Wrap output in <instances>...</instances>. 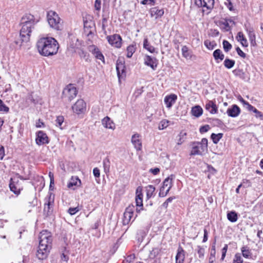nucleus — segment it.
Returning <instances> with one entry per match:
<instances>
[{"label": "nucleus", "instance_id": "nucleus-1", "mask_svg": "<svg viewBox=\"0 0 263 263\" xmlns=\"http://www.w3.org/2000/svg\"><path fill=\"white\" fill-rule=\"evenodd\" d=\"M37 22L35 21L34 16L31 14H25L23 16L21 20L22 27L20 32L21 42L15 41V43L20 47L22 46L23 42L26 43L29 41L31 32Z\"/></svg>", "mask_w": 263, "mask_h": 263}, {"label": "nucleus", "instance_id": "nucleus-2", "mask_svg": "<svg viewBox=\"0 0 263 263\" xmlns=\"http://www.w3.org/2000/svg\"><path fill=\"white\" fill-rule=\"evenodd\" d=\"M39 53L42 55L47 57L55 54L59 49L57 41L53 37H43L36 43Z\"/></svg>", "mask_w": 263, "mask_h": 263}, {"label": "nucleus", "instance_id": "nucleus-3", "mask_svg": "<svg viewBox=\"0 0 263 263\" xmlns=\"http://www.w3.org/2000/svg\"><path fill=\"white\" fill-rule=\"evenodd\" d=\"M192 145L190 155H203L208 151V139L203 138L201 142H194Z\"/></svg>", "mask_w": 263, "mask_h": 263}, {"label": "nucleus", "instance_id": "nucleus-4", "mask_svg": "<svg viewBox=\"0 0 263 263\" xmlns=\"http://www.w3.org/2000/svg\"><path fill=\"white\" fill-rule=\"evenodd\" d=\"M47 18L50 27L57 30L62 29V23L59 15L53 11H49L47 13Z\"/></svg>", "mask_w": 263, "mask_h": 263}, {"label": "nucleus", "instance_id": "nucleus-5", "mask_svg": "<svg viewBox=\"0 0 263 263\" xmlns=\"http://www.w3.org/2000/svg\"><path fill=\"white\" fill-rule=\"evenodd\" d=\"M39 239V247L49 250L51 249L52 238L50 232L47 230L42 231L40 234Z\"/></svg>", "mask_w": 263, "mask_h": 263}, {"label": "nucleus", "instance_id": "nucleus-6", "mask_svg": "<svg viewBox=\"0 0 263 263\" xmlns=\"http://www.w3.org/2000/svg\"><path fill=\"white\" fill-rule=\"evenodd\" d=\"M77 95L76 88L72 85L67 86L63 90L62 99L65 102H70Z\"/></svg>", "mask_w": 263, "mask_h": 263}, {"label": "nucleus", "instance_id": "nucleus-7", "mask_svg": "<svg viewBox=\"0 0 263 263\" xmlns=\"http://www.w3.org/2000/svg\"><path fill=\"white\" fill-rule=\"evenodd\" d=\"M173 176L166 178L163 182V185L160 189L159 196L160 197H165L169 192L172 185Z\"/></svg>", "mask_w": 263, "mask_h": 263}, {"label": "nucleus", "instance_id": "nucleus-8", "mask_svg": "<svg viewBox=\"0 0 263 263\" xmlns=\"http://www.w3.org/2000/svg\"><path fill=\"white\" fill-rule=\"evenodd\" d=\"M73 112L77 115L82 114L85 112L86 109V104L82 99L78 100L72 106Z\"/></svg>", "mask_w": 263, "mask_h": 263}, {"label": "nucleus", "instance_id": "nucleus-9", "mask_svg": "<svg viewBox=\"0 0 263 263\" xmlns=\"http://www.w3.org/2000/svg\"><path fill=\"white\" fill-rule=\"evenodd\" d=\"M107 40L108 43L116 48H119L122 45V38L119 34H115L112 35L107 36Z\"/></svg>", "mask_w": 263, "mask_h": 263}, {"label": "nucleus", "instance_id": "nucleus-10", "mask_svg": "<svg viewBox=\"0 0 263 263\" xmlns=\"http://www.w3.org/2000/svg\"><path fill=\"white\" fill-rule=\"evenodd\" d=\"M143 194L142 192V188L140 186L137 187L136 190V212L140 213L143 210Z\"/></svg>", "mask_w": 263, "mask_h": 263}, {"label": "nucleus", "instance_id": "nucleus-11", "mask_svg": "<svg viewBox=\"0 0 263 263\" xmlns=\"http://www.w3.org/2000/svg\"><path fill=\"white\" fill-rule=\"evenodd\" d=\"M47 200L46 203L44 204V215L47 217L51 215L52 212V206L54 202L53 197H52L51 194H50L47 199H46Z\"/></svg>", "mask_w": 263, "mask_h": 263}, {"label": "nucleus", "instance_id": "nucleus-12", "mask_svg": "<svg viewBox=\"0 0 263 263\" xmlns=\"http://www.w3.org/2000/svg\"><path fill=\"white\" fill-rule=\"evenodd\" d=\"M35 142L38 145H41L48 144L49 141L46 134L40 130L36 134Z\"/></svg>", "mask_w": 263, "mask_h": 263}, {"label": "nucleus", "instance_id": "nucleus-13", "mask_svg": "<svg viewBox=\"0 0 263 263\" xmlns=\"http://www.w3.org/2000/svg\"><path fill=\"white\" fill-rule=\"evenodd\" d=\"M245 28L248 33L251 45L255 46L256 45V35L253 27H251L250 24H245Z\"/></svg>", "mask_w": 263, "mask_h": 263}, {"label": "nucleus", "instance_id": "nucleus-14", "mask_svg": "<svg viewBox=\"0 0 263 263\" xmlns=\"http://www.w3.org/2000/svg\"><path fill=\"white\" fill-rule=\"evenodd\" d=\"M195 3L198 6L206 7L207 9L211 10L214 7V0H196Z\"/></svg>", "mask_w": 263, "mask_h": 263}, {"label": "nucleus", "instance_id": "nucleus-15", "mask_svg": "<svg viewBox=\"0 0 263 263\" xmlns=\"http://www.w3.org/2000/svg\"><path fill=\"white\" fill-rule=\"evenodd\" d=\"M227 113L229 117L235 118L240 114V109L237 105L234 104L228 108Z\"/></svg>", "mask_w": 263, "mask_h": 263}, {"label": "nucleus", "instance_id": "nucleus-16", "mask_svg": "<svg viewBox=\"0 0 263 263\" xmlns=\"http://www.w3.org/2000/svg\"><path fill=\"white\" fill-rule=\"evenodd\" d=\"M145 65L151 67L153 70H155L158 64V61L155 58H152L149 55H146L144 59Z\"/></svg>", "mask_w": 263, "mask_h": 263}, {"label": "nucleus", "instance_id": "nucleus-17", "mask_svg": "<svg viewBox=\"0 0 263 263\" xmlns=\"http://www.w3.org/2000/svg\"><path fill=\"white\" fill-rule=\"evenodd\" d=\"M116 70L117 75L120 80L123 77V74L125 73V66L124 63L120 60H118L116 63Z\"/></svg>", "mask_w": 263, "mask_h": 263}, {"label": "nucleus", "instance_id": "nucleus-18", "mask_svg": "<svg viewBox=\"0 0 263 263\" xmlns=\"http://www.w3.org/2000/svg\"><path fill=\"white\" fill-rule=\"evenodd\" d=\"M89 51L91 52L96 59H99L104 63V57L99 49L95 45L89 47Z\"/></svg>", "mask_w": 263, "mask_h": 263}, {"label": "nucleus", "instance_id": "nucleus-19", "mask_svg": "<svg viewBox=\"0 0 263 263\" xmlns=\"http://www.w3.org/2000/svg\"><path fill=\"white\" fill-rule=\"evenodd\" d=\"M177 99V96L175 94H171L170 95L166 96L164 98V102L168 108H170L172 105L176 102Z\"/></svg>", "mask_w": 263, "mask_h": 263}, {"label": "nucleus", "instance_id": "nucleus-20", "mask_svg": "<svg viewBox=\"0 0 263 263\" xmlns=\"http://www.w3.org/2000/svg\"><path fill=\"white\" fill-rule=\"evenodd\" d=\"M102 124L106 128L114 130L116 128L115 124L108 116L104 117L102 120Z\"/></svg>", "mask_w": 263, "mask_h": 263}, {"label": "nucleus", "instance_id": "nucleus-21", "mask_svg": "<svg viewBox=\"0 0 263 263\" xmlns=\"http://www.w3.org/2000/svg\"><path fill=\"white\" fill-rule=\"evenodd\" d=\"M132 142L137 150H141L142 148V143L140 139V135L136 133L132 136Z\"/></svg>", "mask_w": 263, "mask_h": 263}, {"label": "nucleus", "instance_id": "nucleus-22", "mask_svg": "<svg viewBox=\"0 0 263 263\" xmlns=\"http://www.w3.org/2000/svg\"><path fill=\"white\" fill-rule=\"evenodd\" d=\"M49 251V249L39 247L36 255L39 259L43 260L47 257Z\"/></svg>", "mask_w": 263, "mask_h": 263}, {"label": "nucleus", "instance_id": "nucleus-23", "mask_svg": "<svg viewBox=\"0 0 263 263\" xmlns=\"http://www.w3.org/2000/svg\"><path fill=\"white\" fill-rule=\"evenodd\" d=\"M151 17H154L155 19L161 17L164 14L163 9H159L157 7H154L150 10Z\"/></svg>", "mask_w": 263, "mask_h": 263}, {"label": "nucleus", "instance_id": "nucleus-24", "mask_svg": "<svg viewBox=\"0 0 263 263\" xmlns=\"http://www.w3.org/2000/svg\"><path fill=\"white\" fill-rule=\"evenodd\" d=\"M205 107V109L212 114H215L217 112L216 105L212 101H208Z\"/></svg>", "mask_w": 263, "mask_h": 263}, {"label": "nucleus", "instance_id": "nucleus-25", "mask_svg": "<svg viewBox=\"0 0 263 263\" xmlns=\"http://www.w3.org/2000/svg\"><path fill=\"white\" fill-rule=\"evenodd\" d=\"M81 180L78 177H72L71 180L67 184V187L69 189H74V186H79L81 184Z\"/></svg>", "mask_w": 263, "mask_h": 263}, {"label": "nucleus", "instance_id": "nucleus-26", "mask_svg": "<svg viewBox=\"0 0 263 263\" xmlns=\"http://www.w3.org/2000/svg\"><path fill=\"white\" fill-rule=\"evenodd\" d=\"M236 39L238 42L240 43L242 46L245 47L248 46V41L242 32H239L237 33V35L236 36Z\"/></svg>", "mask_w": 263, "mask_h": 263}, {"label": "nucleus", "instance_id": "nucleus-27", "mask_svg": "<svg viewBox=\"0 0 263 263\" xmlns=\"http://www.w3.org/2000/svg\"><path fill=\"white\" fill-rule=\"evenodd\" d=\"M203 113L202 108L199 105H196L192 108L191 114L193 116L198 118L202 115Z\"/></svg>", "mask_w": 263, "mask_h": 263}, {"label": "nucleus", "instance_id": "nucleus-28", "mask_svg": "<svg viewBox=\"0 0 263 263\" xmlns=\"http://www.w3.org/2000/svg\"><path fill=\"white\" fill-rule=\"evenodd\" d=\"M242 256L246 258H252V253L251 250L247 246H243L241 248Z\"/></svg>", "mask_w": 263, "mask_h": 263}, {"label": "nucleus", "instance_id": "nucleus-29", "mask_svg": "<svg viewBox=\"0 0 263 263\" xmlns=\"http://www.w3.org/2000/svg\"><path fill=\"white\" fill-rule=\"evenodd\" d=\"M227 218L231 222H235L238 220V215L235 211H230L227 213Z\"/></svg>", "mask_w": 263, "mask_h": 263}, {"label": "nucleus", "instance_id": "nucleus-30", "mask_svg": "<svg viewBox=\"0 0 263 263\" xmlns=\"http://www.w3.org/2000/svg\"><path fill=\"white\" fill-rule=\"evenodd\" d=\"M233 73L235 76L239 77L243 80H245L247 78L246 74L242 69H235L233 70Z\"/></svg>", "mask_w": 263, "mask_h": 263}, {"label": "nucleus", "instance_id": "nucleus-31", "mask_svg": "<svg viewBox=\"0 0 263 263\" xmlns=\"http://www.w3.org/2000/svg\"><path fill=\"white\" fill-rule=\"evenodd\" d=\"M143 47L151 53H154L155 52V48L149 43L147 38L144 40Z\"/></svg>", "mask_w": 263, "mask_h": 263}, {"label": "nucleus", "instance_id": "nucleus-32", "mask_svg": "<svg viewBox=\"0 0 263 263\" xmlns=\"http://www.w3.org/2000/svg\"><path fill=\"white\" fill-rule=\"evenodd\" d=\"M213 57L216 61L218 60H220V61H222L224 59V55L222 53V51L220 49H216L213 52Z\"/></svg>", "mask_w": 263, "mask_h": 263}, {"label": "nucleus", "instance_id": "nucleus-33", "mask_svg": "<svg viewBox=\"0 0 263 263\" xmlns=\"http://www.w3.org/2000/svg\"><path fill=\"white\" fill-rule=\"evenodd\" d=\"M146 197L147 199L151 198L153 195V193L155 191V187L152 185H148L146 187Z\"/></svg>", "mask_w": 263, "mask_h": 263}, {"label": "nucleus", "instance_id": "nucleus-34", "mask_svg": "<svg viewBox=\"0 0 263 263\" xmlns=\"http://www.w3.org/2000/svg\"><path fill=\"white\" fill-rule=\"evenodd\" d=\"M235 63L234 60L226 58L224 61L223 65L227 68L231 69L234 66Z\"/></svg>", "mask_w": 263, "mask_h": 263}, {"label": "nucleus", "instance_id": "nucleus-35", "mask_svg": "<svg viewBox=\"0 0 263 263\" xmlns=\"http://www.w3.org/2000/svg\"><path fill=\"white\" fill-rule=\"evenodd\" d=\"M223 134L218 133L217 134H212L211 136V138L213 140V142L215 144L218 143L219 140L222 138Z\"/></svg>", "mask_w": 263, "mask_h": 263}, {"label": "nucleus", "instance_id": "nucleus-36", "mask_svg": "<svg viewBox=\"0 0 263 263\" xmlns=\"http://www.w3.org/2000/svg\"><path fill=\"white\" fill-rule=\"evenodd\" d=\"M204 44L209 50H213L217 45L215 41H210L209 40H205Z\"/></svg>", "mask_w": 263, "mask_h": 263}, {"label": "nucleus", "instance_id": "nucleus-37", "mask_svg": "<svg viewBox=\"0 0 263 263\" xmlns=\"http://www.w3.org/2000/svg\"><path fill=\"white\" fill-rule=\"evenodd\" d=\"M133 215L131 214H128V213H124L123 218V223L124 225L128 224V223L131 220Z\"/></svg>", "mask_w": 263, "mask_h": 263}, {"label": "nucleus", "instance_id": "nucleus-38", "mask_svg": "<svg viewBox=\"0 0 263 263\" xmlns=\"http://www.w3.org/2000/svg\"><path fill=\"white\" fill-rule=\"evenodd\" d=\"M184 255L183 251L178 252L176 256V263H183Z\"/></svg>", "mask_w": 263, "mask_h": 263}, {"label": "nucleus", "instance_id": "nucleus-39", "mask_svg": "<svg viewBox=\"0 0 263 263\" xmlns=\"http://www.w3.org/2000/svg\"><path fill=\"white\" fill-rule=\"evenodd\" d=\"M186 133L183 131H181L179 135V139L178 140V142H177V144L178 145H181V144H182L185 140V139H186Z\"/></svg>", "mask_w": 263, "mask_h": 263}, {"label": "nucleus", "instance_id": "nucleus-40", "mask_svg": "<svg viewBox=\"0 0 263 263\" xmlns=\"http://www.w3.org/2000/svg\"><path fill=\"white\" fill-rule=\"evenodd\" d=\"M9 187H10V190L12 192H13L14 193H15V194L18 195L20 194V190L19 189H18L16 187V186L15 185V184H14V183L12 181V179H11V180H10V182L9 183Z\"/></svg>", "mask_w": 263, "mask_h": 263}, {"label": "nucleus", "instance_id": "nucleus-41", "mask_svg": "<svg viewBox=\"0 0 263 263\" xmlns=\"http://www.w3.org/2000/svg\"><path fill=\"white\" fill-rule=\"evenodd\" d=\"M136 49L134 46L129 45L127 48V58H130L132 57L133 53L135 52Z\"/></svg>", "mask_w": 263, "mask_h": 263}, {"label": "nucleus", "instance_id": "nucleus-42", "mask_svg": "<svg viewBox=\"0 0 263 263\" xmlns=\"http://www.w3.org/2000/svg\"><path fill=\"white\" fill-rule=\"evenodd\" d=\"M169 121L167 120H162L159 124L158 128L160 130H162L166 128L168 126Z\"/></svg>", "mask_w": 263, "mask_h": 263}, {"label": "nucleus", "instance_id": "nucleus-43", "mask_svg": "<svg viewBox=\"0 0 263 263\" xmlns=\"http://www.w3.org/2000/svg\"><path fill=\"white\" fill-rule=\"evenodd\" d=\"M64 117L62 116H59L57 117V119L55 121V124L57 126L60 127L61 129H62V125L64 122Z\"/></svg>", "mask_w": 263, "mask_h": 263}, {"label": "nucleus", "instance_id": "nucleus-44", "mask_svg": "<svg viewBox=\"0 0 263 263\" xmlns=\"http://www.w3.org/2000/svg\"><path fill=\"white\" fill-rule=\"evenodd\" d=\"M9 111V108L3 102V101L0 99V112L7 113Z\"/></svg>", "mask_w": 263, "mask_h": 263}, {"label": "nucleus", "instance_id": "nucleus-45", "mask_svg": "<svg viewBox=\"0 0 263 263\" xmlns=\"http://www.w3.org/2000/svg\"><path fill=\"white\" fill-rule=\"evenodd\" d=\"M103 167L105 173H108L109 171L110 161L107 158L104 159L103 161Z\"/></svg>", "mask_w": 263, "mask_h": 263}, {"label": "nucleus", "instance_id": "nucleus-46", "mask_svg": "<svg viewBox=\"0 0 263 263\" xmlns=\"http://www.w3.org/2000/svg\"><path fill=\"white\" fill-rule=\"evenodd\" d=\"M224 50L226 52L229 51L232 48L231 44L227 41L224 40L222 43Z\"/></svg>", "mask_w": 263, "mask_h": 263}, {"label": "nucleus", "instance_id": "nucleus-47", "mask_svg": "<svg viewBox=\"0 0 263 263\" xmlns=\"http://www.w3.org/2000/svg\"><path fill=\"white\" fill-rule=\"evenodd\" d=\"M182 53L183 57L186 59L190 57V54L189 52L188 48L186 46H183L182 47Z\"/></svg>", "mask_w": 263, "mask_h": 263}, {"label": "nucleus", "instance_id": "nucleus-48", "mask_svg": "<svg viewBox=\"0 0 263 263\" xmlns=\"http://www.w3.org/2000/svg\"><path fill=\"white\" fill-rule=\"evenodd\" d=\"M80 56L81 58L85 60L86 62H90V60L89 59V54H87V52L82 50L81 52H80Z\"/></svg>", "mask_w": 263, "mask_h": 263}, {"label": "nucleus", "instance_id": "nucleus-49", "mask_svg": "<svg viewBox=\"0 0 263 263\" xmlns=\"http://www.w3.org/2000/svg\"><path fill=\"white\" fill-rule=\"evenodd\" d=\"M80 211V209L78 206L76 208H70L68 210V213L71 215H74L76 213Z\"/></svg>", "mask_w": 263, "mask_h": 263}, {"label": "nucleus", "instance_id": "nucleus-50", "mask_svg": "<svg viewBox=\"0 0 263 263\" xmlns=\"http://www.w3.org/2000/svg\"><path fill=\"white\" fill-rule=\"evenodd\" d=\"M243 260L240 256V254H236L235 255L234 260H233V263H242Z\"/></svg>", "mask_w": 263, "mask_h": 263}, {"label": "nucleus", "instance_id": "nucleus-51", "mask_svg": "<svg viewBox=\"0 0 263 263\" xmlns=\"http://www.w3.org/2000/svg\"><path fill=\"white\" fill-rule=\"evenodd\" d=\"M197 253L199 258H202L204 254V249L200 246L197 247Z\"/></svg>", "mask_w": 263, "mask_h": 263}, {"label": "nucleus", "instance_id": "nucleus-52", "mask_svg": "<svg viewBox=\"0 0 263 263\" xmlns=\"http://www.w3.org/2000/svg\"><path fill=\"white\" fill-rule=\"evenodd\" d=\"M174 199V197H169L168 198H167L166 199V200L162 204V206L165 209H166L167 206H168V203L171 202Z\"/></svg>", "mask_w": 263, "mask_h": 263}, {"label": "nucleus", "instance_id": "nucleus-53", "mask_svg": "<svg viewBox=\"0 0 263 263\" xmlns=\"http://www.w3.org/2000/svg\"><path fill=\"white\" fill-rule=\"evenodd\" d=\"M231 0H227L224 2V4L227 6V7L230 10L233 11L234 8L232 3H231Z\"/></svg>", "mask_w": 263, "mask_h": 263}, {"label": "nucleus", "instance_id": "nucleus-54", "mask_svg": "<svg viewBox=\"0 0 263 263\" xmlns=\"http://www.w3.org/2000/svg\"><path fill=\"white\" fill-rule=\"evenodd\" d=\"M134 210L135 206L134 205H130L127 208H126L125 211L124 212L128 213V214L129 213L133 215Z\"/></svg>", "mask_w": 263, "mask_h": 263}, {"label": "nucleus", "instance_id": "nucleus-55", "mask_svg": "<svg viewBox=\"0 0 263 263\" xmlns=\"http://www.w3.org/2000/svg\"><path fill=\"white\" fill-rule=\"evenodd\" d=\"M210 129V127L209 125H205L200 127L199 131L200 133L203 134L207 132Z\"/></svg>", "mask_w": 263, "mask_h": 263}, {"label": "nucleus", "instance_id": "nucleus-56", "mask_svg": "<svg viewBox=\"0 0 263 263\" xmlns=\"http://www.w3.org/2000/svg\"><path fill=\"white\" fill-rule=\"evenodd\" d=\"M255 114V117L257 118H260L261 120H263V113L261 111L258 110L256 108H255L253 111Z\"/></svg>", "mask_w": 263, "mask_h": 263}, {"label": "nucleus", "instance_id": "nucleus-57", "mask_svg": "<svg viewBox=\"0 0 263 263\" xmlns=\"http://www.w3.org/2000/svg\"><path fill=\"white\" fill-rule=\"evenodd\" d=\"M236 50L237 51V54L241 57V58H245L246 57V54L244 53L239 47H237L236 48Z\"/></svg>", "mask_w": 263, "mask_h": 263}, {"label": "nucleus", "instance_id": "nucleus-58", "mask_svg": "<svg viewBox=\"0 0 263 263\" xmlns=\"http://www.w3.org/2000/svg\"><path fill=\"white\" fill-rule=\"evenodd\" d=\"M220 24L223 25L224 28L225 29V30L226 31H228V30H229L230 29V26H229V23L228 21H226L225 20L224 21L221 22L220 23Z\"/></svg>", "mask_w": 263, "mask_h": 263}, {"label": "nucleus", "instance_id": "nucleus-59", "mask_svg": "<svg viewBox=\"0 0 263 263\" xmlns=\"http://www.w3.org/2000/svg\"><path fill=\"white\" fill-rule=\"evenodd\" d=\"M101 2L100 0H96L95 3V9L99 11L101 9Z\"/></svg>", "mask_w": 263, "mask_h": 263}, {"label": "nucleus", "instance_id": "nucleus-60", "mask_svg": "<svg viewBox=\"0 0 263 263\" xmlns=\"http://www.w3.org/2000/svg\"><path fill=\"white\" fill-rule=\"evenodd\" d=\"M107 22V18L105 17L104 15L102 16V27L103 30H105L106 28V24Z\"/></svg>", "mask_w": 263, "mask_h": 263}, {"label": "nucleus", "instance_id": "nucleus-61", "mask_svg": "<svg viewBox=\"0 0 263 263\" xmlns=\"http://www.w3.org/2000/svg\"><path fill=\"white\" fill-rule=\"evenodd\" d=\"M244 107L248 109L249 111H252L253 112L256 108L254 106L250 104L249 102L244 106Z\"/></svg>", "mask_w": 263, "mask_h": 263}, {"label": "nucleus", "instance_id": "nucleus-62", "mask_svg": "<svg viewBox=\"0 0 263 263\" xmlns=\"http://www.w3.org/2000/svg\"><path fill=\"white\" fill-rule=\"evenodd\" d=\"M244 107L248 109L249 111H252L253 112L256 108L254 106L250 104L249 102L244 106Z\"/></svg>", "mask_w": 263, "mask_h": 263}, {"label": "nucleus", "instance_id": "nucleus-63", "mask_svg": "<svg viewBox=\"0 0 263 263\" xmlns=\"http://www.w3.org/2000/svg\"><path fill=\"white\" fill-rule=\"evenodd\" d=\"M93 174L96 177H99L100 175V170L97 167L93 168Z\"/></svg>", "mask_w": 263, "mask_h": 263}, {"label": "nucleus", "instance_id": "nucleus-64", "mask_svg": "<svg viewBox=\"0 0 263 263\" xmlns=\"http://www.w3.org/2000/svg\"><path fill=\"white\" fill-rule=\"evenodd\" d=\"M149 172H151L154 175H157L159 173L160 170L159 168L156 167L154 168H151L149 170Z\"/></svg>", "mask_w": 263, "mask_h": 263}]
</instances>
